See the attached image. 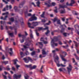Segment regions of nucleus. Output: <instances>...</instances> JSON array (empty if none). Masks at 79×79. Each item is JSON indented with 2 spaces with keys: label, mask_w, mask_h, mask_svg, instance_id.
<instances>
[{
  "label": "nucleus",
  "mask_w": 79,
  "mask_h": 79,
  "mask_svg": "<svg viewBox=\"0 0 79 79\" xmlns=\"http://www.w3.org/2000/svg\"><path fill=\"white\" fill-rule=\"evenodd\" d=\"M9 19H10V21H11L12 22H13L14 21V18H11Z\"/></svg>",
  "instance_id": "36"
},
{
  "label": "nucleus",
  "mask_w": 79,
  "mask_h": 79,
  "mask_svg": "<svg viewBox=\"0 0 79 79\" xmlns=\"http://www.w3.org/2000/svg\"><path fill=\"white\" fill-rule=\"evenodd\" d=\"M23 60L25 61V63H29V60H30L31 62H32V59L29 57H28L27 58H24Z\"/></svg>",
  "instance_id": "5"
},
{
  "label": "nucleus",
  "mask_w": 79,
  "mask_h": 79,
  "mask_svg": "<svg viewBox=\"0 0 79 79\" xmlns=\"http://www.w3.org/2000/svg\"><path fill=\"white\" fill-rule=\"evenodd\" d=\"M59 70L60 71H66V69L65 68H60L59 69Z\"/></svg>",
  "instance_id": "21"
},
{
  "label": "nucleus",
  "mask_w": 79,
  "mask_h": 79,
  "mask_svg": "<svg viewBox=\"0 0 79 79\" xmlns=\"http://www.w3.org/2000/svg\"><path fill=\"white\" fill-rule=\"evenodd\" d=\"M50 32V31L48 30H47V32L45 33L46 35H48V34H49Z\"/></svg>",
  "instance_id": "35"
},
{
  "label": "nucleus",
  "mask_w": 79,
  "mask_h": 79,
  "mask_svg": "<svg viewBox=\"0 0 79 79\" xmlns=\"http://www.w3.org/2000/svg\"><path fill=\"white\" fill-rule=\"evenodd\" d=\"M2 68H3V66H0V71L2 70Z\"/></svg>",
  "instance_id": "50"
},
{
  "label": "nucleus",
  "mask_w": 79,
  "mask_h": 79,
  "mask_svg": "<svg viewBox=\"0 0 79 79\" xmlns=\"http://www.w3.org/2000/svg\"><path fill=\"white\" fill-rule=\"evenodd\" d=\"M35 32L37 36H39V33L37 32V30H35Z\"/></svg>",
  "instance_id": "39"
},
{
  "label": "nucleus",
  "mask_w": 79,
  "mask_h": 79,
  "mask_svg": "<svg viewBox=\"0 0 79 79\" xmlns=\"http://www.w3.org/2000/svg\"><path fill=\"white\" fill-rule=\"evenodd\" d=\"M2 63L3 64H5L6 65V64H8V61H4L2 62Z\"/></svg>",
  "instance_id": "25"
},
{
  "label": "nucleus",
  "mask_w": 79,
  "mask_h": 79,
  "mask_svg": "<svg viewBox=\"0 0 79 79\" xmlns=\"http://www.w3.org/2000/svg\"><path fill=\"white\" fill-rule=\"evenodd\" d=\"M6 10H8V6L7 5L6 6V7L3 9L2 10L3 11H5Z\"/></svg>",
  "instance_id": "19"
},
{
  "label": "nucleus",
  "mask_w": 79,
  "mask_h": 79,
  "mask_svg": "<svg viewBox=\"0 0 79 79\" xmlns=\"http://www.w3.org/2000/svg\"><path fill=\"white\" fill-rule=\"evenodd\" d=\"M52 20L53 23H55L56 21H57V24H60V27H63V26H64L65 27H67L64 24L63 25H61V23L60 22V20H58V18H54V19Z\"/></svg>",
  "instance_id": "2"
},
{
  "label": "nucleus",
  "mask_w": 79,
  "mask_h": 79,
  "mask_svg": "<svg viewBox=\"0 0 79 79\" xmlns=\"http://www.w3.org/2000/svg\"><path fill=\"white\" fill-rule=\"evenodd\" d=\"M72 68L73 67H72V66L70 64H69V67H67V69L69 74H70V72L71 71Z\"/></svg>",
  "instance_id": "6"
},
{
  "label": "nucleus",
  "mask_w": 79,
  "mask_h": 79,
  "mask_svg": "<svg viewBox=\"0 0 79 79\" xmlns=\"http://www.w3.org/2000/svg\"><path fill=\"white\" fill-rule=\"evenodd\" d=\"M30 34H32V30L31 29L30 30Z\"/></svg>",
  "instance_id": "60"
},
{
  "label": "nucleus",
  "mask_w": 79,
  "mask_h": 79,
  "mask_svg": "<svg viewBox=\"0 0 79 79\" xmlns=\"http://www.w3.org/2000/svg\"><path fill=\"white\" fill-rule=\"evenodd\" d=\"M14 79H18V78H20L21 77V75H16V74H15L14 75Z\"/></svg>",
  "instance_id": "11"
},
{
  "label": "nucleus",
  "mask_w": 79,
  "mask_h": 79,
  "mask_svg": "<svg viewBox=\"0 0 79 79\" xmlns=\"http://www.w3.org/2000/svg\"><path fill=\"white\" fill-rule=\"evenodd\" d=\"M12 70H13V71H15V67H12Z\"/></svg>",
  "instance_id": "53"
},
{
  "label": "nucleus",
  "mask_w": 79,
  "mask_h": 79,
  "mask_svg": "<svg viewBox=\"0 0 79 79\" xmlns=\"http://www.w3.org/2000/svg\"><path fill=\"white\" fill-rule=\"evenodd\" d=\"M42 22H43V23H45V22H46V20L45 19H43L42 20Z\"/></svg>",
  "instance_id": "57"
},
{
  "label": "nucleus",
  "mask_w": 79,
  "mask_h": 79,
  "mask_svg": "<svg viewBox=\"0 0 79 79\" xmlns=\"http://www.w3.org/2000/svg\"><path fill=\"white\" fill-rule=\"evenodd\" d=\"M11 37H13V33H9Z\"/></svg>",
  "instance_id": "43"
},
{
  "label": "nucleus",
  "mask_w": 79,
  "mask_h": 79,
  "mask_svg": "<svg viewBox=\"0 0 79 79\" xmlns=\"http://www.w3.org/2000/svg\"><path fill=\"white\" fill-rule=\"evenodd\" d=\"M35 54V51H33L31 53V56H33V55H34Z\"/></svg>",
  "instance_id": "34"
},
{
  "label": "nucleus",
  "mask_w": 79,
  "mask_h": 79,
  "mask_svg": "<svg viewBox=\"0 0 79 79\" xmlns=\"http://www.w3.org/2000/svg\"><path fill=\"white\" fill-rule=\"evenodd\" d=\"M38 44H39L40 45H41L42 47H40V48H42V47H43V44H42V43L40 42H38Z\"/></svg>",
  "instance_id": "27"
},
{
  "label": "nucleus",
  "mask_w": 79,
  "mask_h": 79,
  "mask_svg": "<svg viewBox=\"0 0 79 79\" xmlns=\"http://www.w3.org/2000/svg\"><path fill=\"white\" fill-rule=\"evenodd\" d=\"M45 4L46 5H48L47 6L48 7L50 6V1H48L47 3H45Z\"/></svg>",
  "instance_id": "17"
},
{
  "label": "nucleus",
  "mask_w": 79,
  "mask_h": 79,
  "mask_svg": "<svg viewBox=\"0 0 79 79\" xmlns=\"http://www.w3.org/2000/svg\"><path fill=\"white\" fill-rule=\"evenodd\" d=\"M8 18V15H6L5 16V18L4 19H3V17L2 16L1 17L0 19H3L4 20H6V18Z\"/></svg>",
  "instance_id": "20"
},
{
  "label": "nucleus",
  "mask_w": 79,
  "mask_h": 79,
  "mask_svg": "<svg viewBox=\"0 0 79 79\" xmlns=\"http://www.w3.org/2000/svg\"><path fill=\"white\" fill-rule=\"evenodd\" d=\"M43 42L44 44H48V41H43Z\"/></svg>",
  "instance_id": "41"
},
{
  "label": "nucleus",
  "mask_w": 79,
  "mask_h": 79,
  "mask_svg": "<svg viewBox=\"0 0 79 79\" xmlns=\"http://www.w3.org/2000/svg\"><path fill=\"white\" fill-rule=\"evenodd\" d=\"M42 53L43 55H47V52H45V49H43L42 50Z\"/></svg>",
  "instance_id": "18"
},
{
  "label": "nucleus",
  "mask_w": 79,
  "mask_h": 79,
  "mask_svg": "<svg viewBox=\"0 0 79 79\" xmlns=\"http://www.w3.org/2000/svg\"><path fill=\"white\" fill-rule=\"evenodd\" d=\"M54 12H55V13H58V11H57V9L54 10Z\"/></svg>",
  "instance_id": "64"
},
{
  "label": "nucleus",
  "mask_w": 79,
  "mask_h": 79,
  "mask_svg": "<svg viewBox=\"0 0 79 79\" xmlns=\"http://www.w3.org/2000/svg\"><path fill=\"white\" fill-rule=\"evenodd\" d=\"M35 15L34 14L32 15V17L30 19V21H32L34 20H37V17L35 16Z\"/></svg>",
  "instance_id": "9"
},
{
  "label": "nucleus",
  "mask_w": 79,
  "mask_h": 79,
  "mask_svg": "<svg viewBox=\"0 0 79 79\" xmlns=\"http://www.w3.org/2000/svg\"><path fill=\"white\" fill-rule=\"evenodd\" d=\"M75 3V1H74V0H71V2L70 4H69L68 2H67L66 3V5L68 6H73V4H74Z\"/></svg>",
  "instance_id": "8"
},
{
  "label": "nucleus",
  "mask_w": 79,
  "mask_h": 79,
  "mask_svg": "<svg viewBox=\"0 0 79 79\" xmlns=\"http://www.w3.org/2000/svg\"><path fill=\"white\" fill-rule=\"evenodd\" d=\"M55 32V31H52L51 32V34L52 35H54V32Z\"/></svg>",
  "instance_id": "55"
},
{
  "label": "nucleus",
  "mask_w": 79,
  "mask_h": 79,
  "mask_svg": "<svg viewBox=\"0 0 79 79\" xmlns=\"http://www.w3.org/2000/svg\"><path fill=\"white\" fill-rule=\"evenodd\" d=\"M14 9L15 10V12L18 11V7L16 6H14Z\"/></svg>",
  "instance_id": "26"
},
{
  "label": "nucleus",
  "mask_w": 79,
  "mask_h": 79,
  "mask_svg": "<svg viewBox=\"0 0 79 79\" xmlns=\"http://www.w3.org/2000/svg\"><path fill=\"white\" fill-rule=\"evenodd\" d=\"M19 37H22L23 39H24V38L25 37V35H21V34H19Z\"/></svg>",
  "instance_id": "24"
},
{
  "label": "nucleus",
  "mask_w": 79,
  "mask_h": 79,
  "mask_svg": "<svg viewBox=\"0 0 79 79\" xmlns=\"http://www.w3.org/2000/svg\"><path fill=\"white\" fill-rule=\"evenodd\" d=\"M74 55L76 56V59H77V60H79V58L77 56H76V54H75Z\"/></svg>",
  "instance_id": "48"
},
{
  "label": "nucleus",
  "mask_w": 79,
  "mask_h": 79,
  "mask_svg": "<svg viewBox=\"0 0 79 79\" xmlns=\"http://www.w3.org/2000/svg\"><path fill=\"white\" fill-rule=\"evenodd\" d=\"M57 39H58V37H56V36L54 37V40H56V41H57Z\"/></svg>",
  "instance_id": "56"
},
{
  "label": "nucleus",
  "mask_w": 79,
  "mask_h": 79,
  "mask_svg": "<svg viewBox=\"0 0 79 79\" xmlns=\"http://www.w3.org/2000/svg\"><path fill=\"white\" fill-rule=\"evenodd\" d=\"M51 23V22L50 21H49L48 23H46L44 25V26H47V25H50V24Z\"/></svg>",
  "instance_id": "33"
},
{
  "label": "nucleus",
  "mask_w": 79,
  "mask_h": 79,
  "mask_svg": "<svg viewBox=\"0 0 79 79\" xmlns=\"http://www.w3.org/2000/svg\"><path fill=\"white\" fill-rule=\"evenodd\" d=\"M30 37L31 38V39H32V38H33V37L32 34H30Z\"/></svg>",
  "instance_id": "58"
},
{
  "label": "nucleus",
  "mask_w": 79,
  "mask_h": 79,
  "mask_svg": "<svg viewBox=\"0 0 79 79\" xmlns=\"http://www.w3.org/2000/svg\"><path fill=\"white\" fill-rule=\"evenodd\" d=\"M45 56H43L42 55H40V58H43L45 57Z\"/></svg>",
  "instance_id": "61"
},
{
  "label": "nucleus",
  "mask_w": 79,
  "mask_h": 79,
  "mask_svg": "<svg viewBox=\"0 0 79 79\" xmlns=\"http://www.w3.org/2000/svg\"><path fill=\"white\" fill-rule=\"evenodd\" d=\"M24 40H20V42L21 43H23V42H24Z\"/></svg>",
  "instance_id": "63"
},
{
  "label": "nucleus",
  "mask_w": 79,
  "mask_h": 79,
  "mask_svg": "<svg viewBox=\"0 0 79 79\" xmlns=\"http://www.w3.org/2000/svg\"><path fill=\"white\" fill-rule=\"evenodd\" d=\"M73 42L75 44V47H77L78 46V44H77V43L75 41H73Z\"/></svg>",
  "instance_id": "29"
},
{
  "label": "nucleus",
  "mask_w": 79,
  "mask_h": 79,
  "mask_svg": "<svg viewBox=\"0 0 79 79\" xmlns=\"http://www.w3.org/2000/svg\"><path fill=\"white\" fill-rule=\"evenodd\" d=\"M54 59V61L57 64V65L58 67H60V66H61L62 67H65V65H64L61 64H60V61H59V57L58 55L56 54H54L53 56Z\"/></svg>",
  "instance_id": "1"
},
{
  "label": "nucleus",
  "mask_w": 79,
  "mask_h": 79,
  "mask_svg": "<svg viewBox=\"0 0 79 79\" xmlns=\"http://www.w3.org/2000/svg\"><path fill=\"white\" fill-rule=\"evenodd\" d=\"M60 13L63 14V13H65V10H61L60 11Z\"/></svg>",
  "instance_id": "30"
},
{
  "label": "nucleus",
  "mask_w": 79,
  "mask_h": 79,
  "mask_svg": "<svg viewBox=\"0 0 79 79\" xmlns=\"http://www.w3.org/2000/svg\"><path fill=\"white\" fill-rule=\"evenodd\" d=\"M43 66H42L41 68V70L40 71V72L42 73H43V71H42V69L43 68Z\"/></svg>",
  "instance_id": "46"
},
{
  "label": "nucleus",
  "mask_w": 79,
  "mask_h": 79,
  "mask_svg": "<svg viewBox=\"0 0 79 79\" xmlns=\"http://www.w3.org/2000/svg\"><path fill=\"white\" fill-rule=\"evenodd\" d=\"M14 62V64H16V67L17 68V69H18V68H19V67H20V65H19L17 64H16V62H17V61H18V60H17V59H16L15 60H13Z\"/></svg>",
  "instance_id": "10"
},
{
  "label": "nucleus",
  "mask_w": 79,
  "mask_h": 79,
  "mask_svg": "<svg viewBox=\"0 0 79 79\" xmlns=\"http://www.w3.org/2000/svg\"><path fill=\"white\" fill-rule=\"evenodd\" d=\"M20 55L21 58H23V57L24 56V54L23 53V52H20Z\"/></svg>",
  "instance_id": "23"
},
{
  "label": "nucleus",
  "mask_w": 79,
  "mask_h": 79,
  "mask_svg": "<svg viewBox=\"0 0 79 79\" xmlns=\"http://www.w3.org/2000/svg\"><path fill=\"white\" fill-rule=\"evenodd\" d=\"M38 23L37 22H33L32 23V24H31L30 23L28 22V25L30 28H31L32 29H34L33 27H31V25H33V26H36L38 25Z\"/></svg>",
  "instance_id": "3"
},
{
  "label": "nucleus",
  "mask_w": 79,
  "mask_h": 79,
  "mask_svg": "<svg viewBox=\"0 0 79 79\" xmlns=\"http://www.w3.org/2000/svg\"><path fill=\"white\" fill-rule=\"evenodd\" d=\"M10 52H9V53L10 56H12L13 54V49L12 48H10L9 49Z\"/></svg>",
  "instance_id": "14"
},
{
  "label": "nucleus",
  "mask_w": 79,
  "mask_h": 79,
  "mask_svg": "<svg viewBox=\"0 0 79 79\" xmlns=\"http://www.w3.org/2000/svg\"><path fill=\"white\" fill-rule=\"evenodd\" d=\"M60 57L62 59V60L63 61H66L67 62V61L65 58H64L65 57V56H63V55H60Z\"/></svg>",
  "instance_id": "13"
},
{
  "label": "nucleus",
  "mask_w": 79,
  "mask_h": 79,
  "mask_svg": "<svg viewBox=\"0 0 79 79\" xmlns=\"http://www.w3.org/2000/svg\"><path fill=\"white\" fill-rule=\"evenodd\" d=\"M24 77L25 79H28L29 78V76L27 75L26 76H24Z\"/></svg>",
  "instance_id": "42"
},
{
  "label": "nucleus",
  "mask_w": 79,
  "mask_h": 79,
  "mask_svg": "<svg viewBox=\"0 0 79 79\" xmlns=\"http://www.w3.org/2000/svg\"><path fill=\"white\" fill-rule=\"evenodd\" d=\"M8 15V12H7L6 13H2V15Z\"/></svg>",
  "instance_id": "37"
},
{
  "label": "nucleus",
  "mask_w": 79,
  "mask_h": 79,
  "mask_svg": "<svg viewBox=\"0 0 79 79\" xmlns=\"http://www.w3.org/2000/svg\"><path fill=\"white\" fill-rule=\"evenodd\" d=\"M45 14V12H43V14L42 15H41V17H42V18H45V17H44V15Z\"/></svg>",
  "instance_id": "32"
},
{
  "label": "nucleus",
  "mask_w": 79,
  "mask_h": 79,
  "mask_svg": "<svg viewBox=\"0 0 79 79\" xmlns=\"http://www.w3.org/2000/svg\"><path fill=\"white\" fill-rule=\"evenodd\" d=\"M24 3H25V2H23L20 3L19 5V8H22Z\"/></svg>",
  "instance_id": "16"
},
{
  "label": "nucleus",
  "mask_w": 79,
  "mask_h": 79,
  "mask_svg": "<svg viewBox=\"0 0 79 79\" xmlns=\"http://www.w3.org/2000/svg\"><path fill=\"white\" fill-rule=\"evenodd\" d=\"M56 4H55V2L52 3V6H55Z\"/></svg>",
  "instance_id": "59"
},
{
  "label": "nucleus",
  "mask_w": 79,
  "mask_h": 79,
  "mask_svg": "<svg viewBox=\"0 0 79 79\" xmlns=\"http://www.w3.org/2000/svg\"><path fill=\"white\" fill-rule=\"evenodd\" d=\"M63 34V35H64V37H66V36H67V35H69V34H68L67 33H64Z\"/></svg>",
  "instance_id": "28"
},
{
  "label": "nucleus",
  "mask_w": 79,
  "mask_h": 79,
  "mask_svg": "<svg viewBox=\"0 0 79 79\" xmlns=\"http://www.w3.org/2000/svg\"><path fill=\"white\" fill-rule=\"evenodd\" d=\"M15 3V0H11V3L13 4Z\"/></svg>",
  "instance_id": "44"
},
{
  "label": "nucleus",
  "mask_w": 79,
  "mask_h": 79,
  "mask_svg": "<svg viewBox=\"0 0 79 79\" xmlns=\"http://www.w3.org/2000/svg\"><path fill=\"white\" fill-rule=\"evenodd\" d=\"M27 15L28 16H31L32 15L31 14V13H29L27 14Z\"/></svg>",
  "instance_id": "54"
},
{
  "label": "nucleus",
  "mask_w": 79,
  "mask_h": 79,
  "mask_svg": "<svg viewBox=\"0 0 79 79\" xmlns=\"http://www.w3.org/2000/svg\"><path fill=\"white\" fill-rule=\"evenodd\" d=\"M51 44L52 47H54V45L55 46H57L58 45L57 43H55L54 42V39H52L51 42Z\"/></svg>",
  "instance_id": "7"
},
{
  "label": "nucleus",
  "mask_w": 79,
  "mask_h": 79,
  "mask_svg": "<svg viewBox=\"0 0 79 79\" xmlns=\"http://www.w3.org/2000/svg\"><path fill=\"white\" fill-rule=\"evenodd\" d=\"M37 29L38 31H40L42 29H44V30H46V29H48V27H46V28H43V27H38V28Z\"/></svg>",
  "instance_id": "12"
},
{
  "label": "nucleus",
  "mask_w": 79,
  "mask_h": 79,
  "mask_svg": "<svg viewBox=\"0 0 79 79\" xmlns=\"http://www.w3.org/2000/svg\"><path fill=\"white\" fill-rule=\"evenodd\" d=\"M6 52H8L9 51V49H8V47H6Z\"/></svg>",
  "instance_id": "51"
},
{
  "label": "nucleus",
  "mask_w": 79,
  "mask_h": 79,
  "mask_svg": "<svg viewBox=\"0 0 79 79\" xmlns=\"http://www.w3.org/2000/svg\"><path fill=\"white\" fill-rule=\"evenodd\" d=\"M56 51H57V52H58V51H60V49L56 48Z\"/></svg>",
  "instance_id": "62"
},
{
  "label": "nucleus",
  "mask_w": 79,
  "mask_h": 79,
  "mask_svg": "<svg viewBox=\"0 0 79 79\" xmlns=\"http://www.w3.org/2000/svg\"><path fill=\"white\" fill-rule=\"evenodd\" d=\"M2 2L5 3L6 4H7V3H8V2L5 1V0H2Z\"/></svg>",
  "instance_id": "49"
},
{
  "label": "nucleus",
  "mask_w": 79,
  "mask_h": 79,
  "mask_svg": "<svg viewBox=\"0 0 79 79\" xmlns=\"http://www.w3.org/2000/svg\"><path fill=\"white\" fill-rule=\"evenodd\" d=\"M3 76L5 79H7V77H6V75H3Z\"/></svg>",
  "instance_id": "45"
},
{
  "label": "nucleus",
  "mask_w": 79,
  "mask_h": 79,
  "mask_svg": "<svg viewBox=\"0 0 79 79\" xmlns=\"http://www.w3.org/2000/svg\"><path fill=\"white\" fill-rule=\"evenodd\" d=\"M37 6H38V7H40V2L39 1H38L36 3Z\"/></svg>",
  "instance_id": "22"
},
{
  "label": "nucleus",
  "mask_w": 79,
  "mask_h": 79,
  "mask_svg": "<svg viewBox=\"0 0 79 79\" xmlns=\"http://www.w3.org/2000/svg\"><path fill=\"white\" fill-rule=\"evenodd\" d=\"M67 7V6L66 5H64L63 4L59 5V8H66Z\"/></svg>",
  "instance_id": "15"
},
{
  "label": "nucleus",
  "mask_w": 79,
  "mask_h": 79,
  "mask_svg": "<svg viewBox=\"0 0 79 79\" xmlns=\"http://www.w3.org/2000/svg\"><path fill=\"white\" fill-rule=\"evenodd\" d=\"M1 24H3V25H4V24H5V22H3V21H1Z\"/></svg>",
  "instance_id": "40"
},
{
  "label": "nucleus",
  "mask_w": 79,
  "mask_h": 79,
  "mask_svg": "<svg viewBox=\"0 0 79 79\" xmlns=\"http://www.w3.org/2000/svg\"><path fill=\"white\" fill-rule=\"evenodd\" d=\"M25 67H26V68H30L31 69H35V68L37 67V66H36V65H34L33 67H32V65L31 64H30L29 65H25Z\"/></svg>",
  "instance_id": "4"
},
{
  "label": "nucleus",
  "mask_w": 79,
  "mask_h": 79,
  "mask_svg": "<svg viewBox=\"0 0 79 79\" xmlns=\"http://www.w3.org/2000/svg\"><path fill=\"white\" fill-rule=\"evenodd\" d=\"M60 31V32H61V33H63V32H64V28H62Z\"/></svg>",
  "instance_id": "38"
},
{
  "label": "nucleus",
  "mask_w": 79,
  "mask_h": 79,
  "mask_svg": "<svg viewBox=\"0 0 79 79\" xmlns=\"http://www.w3.org/2000/svg\"><path fill=\"white\" fill-rule=\"evenodd\" d=\"M75 28L76 29L77 27H79V26L77 25H76L74 26Z\"/></svg>",
  "instance_id": "47"
},
{
  "label": "nucleus",
  "mask_w": 79,
  "mask_h": 79,
  "mask_svg": "<svg viewBox=\"0 0 79 79\" xmlns=\"http://www.w3.org/2000/svg\"><path fill=\"white\" fill-rule=\"evenodd\" d=\"M40 41L42 42H44V38H41L40 39Z\"/></svg>",
  "instance_id": "52"
},
{
  "label": "nucleus",
  "mask_w": 79,
  "mask_h": 79,
  "mask_svg": "<svg viewBox=\"0 0 79 79\" xmlns=\"http://www.w3.org/2000/svg\"><path fill=\"white\" fill-rule=\"evenodd\" d=\"M25 45H26V46H29V45H30V43H27V42H26L25 43Z\"/></svg>",
  "instance_id": "31"
}]
</instances>
